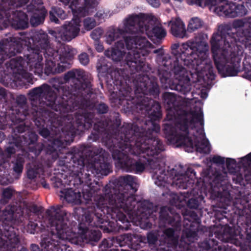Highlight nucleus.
<instances>
[{
	"mask_svg": "<svg viewBox=\"0 0 251 251\" xmlns=\"http://www.w3.org/2000/svg\"><path fill=\"white\" fill-rule=\"evenodd\" d=\"M25 204L21 200L13 201L2 211L0 217V246L14 247L18 243L16 230L12 224L23 217Z\"/></svg>",
	"mask_w": 251,
	"mask_h": 251,
	"instance_id": "15",
	"label": "nucleus"
},
{
	"mask_svg": "<svg viewBox=\"0 0 251 251\" xmlns=\"http://www.w3.org/2000/svg\"><path fill=\"white\" fill-rule=\"evenodd\" d=\"M125 46V43L122 40L118 41L115 44V47L110 50H105L104 54L105 56L111 58L114 61H120L126 53Z\"/></svg>",
	"mask_w": 251,
	"mask_h": 251,
	"instance_id": "30",
	"label": "nucleus"
},
{
	"mask_svg": "<svg viewBox=\"0 0 251 251\" xmlns=\"http://www.w3.org/2000/svg\"><path fill=\"white\" fill-rule=\"evenodd\" d=\"M227 203H225L224 204H222L220 210H215V217L216 220L221 223L220 225L222 226H226L223 231H214L215 236L219 240L224 242V243L219 245L218 242L217 240L213 238H211L213 235L212 232L210 231L208 234L209 238H206L203 242H201L199 244L200 248L205 250H211L210 251H237V250L233 248L232 245H230V242H227L225 241L222 240L221 239H219L217 236H216V234H222L226 228L230 227L227 226L228 219L226 216L225 215V214L226 213V212L225 211V210L227 209Z\"/></svg>",
	"mask_w": 251,
	"mask_h": 251,
	"instance_id": "23",
	"label": "nucleus"
},
{
	"mask_svg": "<svg viewBox=\"0 0 251 251\" xmlns=\"http://www.w3.org/2000/svg\"><path fill=\"white\" fill-rule=\"evenodd\" d=\"M14 193L15 190L11 187L3 189L1 198L0 199V204L5 205L8 203L12 198Z\"/></svg>",
	"mask_w": 251,
	"mask_h": 251,
	"instance_id": "43",
	"label": "nucleus"
},
{
	"mask_svg": "<svg viewBox=\"0 0 251 251\" xmlns=\"http://www.w3.org/2000/svg\"><path fill=\"white\" fill-rule=\"evenodd\" d=\"M16 147L22 150H27L28 149L24 146H16L14 143V141L11 139L9 142L8 145L4 151L0 149V157L6 160L7 159L10 158L12 155L15 154L16 151Z\"/></svg>",
	"mask_w": 251,
	"mask_h": 251,
	"instance_id": "35",
	"label": "nucleus"
},
{
	"mask_svg": "<svg viewBox=\"0 0 251 251\" xmlns=\"http://www.w3.org/2000/svg\"><path fill=\"white\" fill-rule=\"evenodd\" d=\"M78 231L88 242H97L101 238V233L99 230H89L86 224L80 223L78 225Z\"/></svg>",
	"mask_w": 251,
	"mask_h": 251,
	"instance_id": "29",
	"label": "nucleus"
},
{
	"mask_svg": "<svg viewBox=\"0 0 251 251\" xmlns=\"http://www.w3.org/2000/svg\"><path fill=\"white\" fill-rule=\"evenodd\" d=\"M205 5L220 16L229 18L242 17L247 14L246 6L251 8V0H205Z\"/></svg>",
	"mask_w": 251,
	"mask_h": 251,
	"instance_id": "20",
	"label": "nucleus"
},
{
	"mask_svg": "<svg viewBox=\"0 0 251 251\" xmlns=\"http://www.w3.org/2000/svg\"><path fill=\"white\" fill-rule=\"evenodd\" d=\"M90 93L82 95L81 110L82 112L93 114L92 126L93 131L89 138L96 141L100 138L111 152L115 161V166L126 172L141 173L148 165L156 179L155 183L159 186L171 184L178 188L194 190L195 179L197 178L193 167L184 168L179 165L180 170L175 169L165 171L164 163L158 156L164 150L162 142L157 138L160 131L154 130L151 124L145 125L144 121H149L148 117L138 118L133 123H124L121 125V119L118 112L110 113L109 117L104 120L94 121V112L104 114L109 111L108 106L103 102L90 100L93 95L90 81Z\"/></svg>",
	"mask_w": 251,
	"mask_h": 251,
	"instance_id": "1",
	"label": "nucleus"
},
{
	"mask_svg": "<svg viewBox=\"0 0 251 251\" xmlns=\"http://www.w3.org/2000/svg\"><path fill=\"white\" fill-rule=\"evenodd\" d=\"M111 241L104 239L100 245V248L101 249L100 251H109L111 249L109 250V248H111Z\"/></svg>",
	"mask_w": 251,
	"mask_h": 251,
	"instance_id": "54",
	"label": "nucleus"
},
{
	"mask_svg": "<svg viewBox=\"0 0 251 251\" xmlns=\"http://www.w3.org/2000/svg\"><path fill=\"white\" fill-rule=\"evenodd\" d=\"M199 123L203 130V114L201 109L199 111L182 110L178 114L176 123H166L163 125V130L166 138L170 144H176L177 147H183L186 151L192 152L194 149L201 153L210 152V144L207 139L200 142L197 136H194V141L189 136V127L192 129L196 127V124Z\"/></svg>",
	"mask_w": 251,
	"mask_h": 251,
	"instance_id": "9",
	"label": "nucleus"
},
{
	"mask_svg": "<svg viewBox=\"0 0 251 251\" xmlns=\"http://www.w3.org/2000/svg\"><path fill=\"white\" fill-rule=\"evenodd\" d=\"M144 217L145 220L141 222V227L144 229L151 228L152 227V224L148 221V219L149 218H146V216Z\"/></svg>",
	"mask_w": 251,
	"mask_h": 251,
	"instance_id": "57",
	"label": "nucleus"
},
{
	"mask_svg": "<svg viewBox=\"0 0 251 251\" xmlns=\"http://www.w3.org/2000/svg\"><path fill=\"white\" fill-rule=\"evenodd\" d=\"M30 250L31 251H41L39 247L37 245L34 244H32L30 245Z\"/></svg>",
	"mask_w": 251,
	"mask_h": 251,
	"instance_id": "63",
	"label": "nucleus"
},
{
	"mask_svg": "<svg viewBox=\"0 0 251 251\" xmlns=\"http://www.w3.org/2000/svg\"><path fill=\"white\" fill-rule=\"evenodd\" d=\"M131 235L130 233L124 234L117 238V241L120 248H122L126 246H127L129 247V244H131Z\"/></svg>",
	"mask_w": 251,
	"mask_h": 251,
	"instance_id": "48",
	"label": "nucleus"
},
{
	"mask_svg": "<svg viewBox=\"0 0 251 251\" xmlns=\"http://www.w3.org/2000/svg\"><path fill=\"white\" fill-rule=\"evenodd\" d=\"M203 0H186L187 3L189 5H194L201 7Z\"/></svg>",
	"mask_w": 251,
	"mask_h": 251,
	"instance_id": "58",
	"label": "nucleus"
},
{
	"mask_svg": "<svg viewBox=\"0 0 251 251\" xmlns=\"http://www.w3.org/2000/svg\"><path fill=\"white\" fill-rule=\"evenodd\" d=\"M43 113H40L37 115L29 116L31 117V120L38 128L39 134L44 138L50 137V131L52 134L55 135L56 137H51L49 140V143L44 145L42 151L45 149L46 153L47 154H52V156H57V151H60L61 149L65 148L66 146L70 145L73 141L69 143H66L65 144L64 135L62 134L63 127V125L60 124L58 120L53 119V117L44 116Z\"/></svg>",
	"mask_w": 251,
	"mask_h": 251,
	"instance_id": "13",
	"label": "nucleus"
},
{
	"mask_svg": "<svg viewBox=\"0 0 251 251\" xmlns=\"http://www.w3.org/2000/svg\"><path fill=\"white\" fill-rule=\"evenodd\" d=\"M25 229L27 232L34 234L45 231V226L40 227L37 223L29 221L26 226Z\"/></svg>",
	"mask_w": 251,
	"mask_h": 251,
	"instance_id": "46",
	"label": "nucleus"
},
{
	"mask_svg": "<svg viewBox=\"0 0 251 251\" xmlns=\"http://www.w3.org/2000/svg\"><path fill=\"white\" fill-rule=\"evenodd\" d=\"M233 25L235 28L244 27L241 32H237L236 29H232V31L235 32L237 35V41L247 44L248 41L251 40V17H248L243 20H237L233 22Z\"/></svg>",
	"mask_w": 251,
	"mask_h": 251,
	"instance_id": "28",
	"label": "nucleus"
},
{
	"mask_svg": "<svg viewBox=\"0 0 251 251\" xmlns=\"http://www.w3.org/2000/svg\"><path fill=\"white\" fill-rule=\"evenodd\" d=\"M158 234L154 231L149 232L147 234V242L150 245H155L158 241Z\"/></svg>",
	"mask_w": 251,
	"mask_h": 251,
	"instance_id": "50",
	"label": "nucleus"
},
{
	"mask_svg": "<svg viewBox=\"0 0 251 251\" xmlns=\"http://www.w3.org/2000/svg\"><path fill=\"white\" fill-rule=\"evenodd\" d=\"M60 2L65 5H67L70 2L71 0H59ZM80 4H85L86 6H90V7L93 8L95 5V0H72L70 4V7L73 9V11L76 9V8L78 7L77 4L78 3Z\"/></svg>",
	"mask_w": 251,
	"mask_h": 251,
	"instance_id": "40",
	"label": "nucleus"
},
{
	"mask_svg": "<svg viewBox=\"0 0 251 251\" xmlns=\"http://www.w3.org/2000/svg\"><path fill=\"white\" fill-rule=\"evenodd\" d=\"M159 222L161 226L168 225L172 227H168L163 230L162 237L164 243L159 245L156 249V251H173L174 248H176L177 251H185L179 246L181 230V216L178 213L173 212L171 208L163 207L159 212Z\"/></svg>",
	"mask_w": 251,
	"mask_h": 251,
	"instance_id": "16",
	"label": "nucleus"
},
{
	"mask_svg": "<svg viewBox=\"0 0 251 251\" xmlns=\"http://www.w3.org/2000/svg\"><path fill=\"white\" fill-rule=\"evenodd\" d=\"M163 102L167 107V110H172L177 106L176 95L172 93L165 92L163 96Z\"/></svg>",
	"mask_w": 251,
	"mask_h": 251,
	"instance_id": "38",
	"label": "nucleus"
},
{
	"mask_svg": "<svg viewBox=\"0 0 251 251\" xmlns=\"http://www.w3.org/2000/svg\"><path fill=\"white\" fill-rule=\"evenodd\" d=\"M96 25L95 20L90 18H87L84 21V26L87 30H90L93 29Z\"/></svg>",
	"mask_w": 251,
	"mask_h": 251,
	"instance_id": "52",
	"label": "nucleus"
},
{
	"mask_svg": "<svg viewBox=\"0 0 251 251\" xmlns=\"http://www.w3.org/2000/svg\"><path fill=\"white\" fill-rule=\"evenodd\" d=\"M103 32V29L101 27H97L94 29L91 33V37L94 40H99Z\"/></svg>",
	"mask_w": 251,
	"mask_h": 251,
	"instance_id": "51",
	"label": "nucleus"
},
{
	"mask_svg": "<svg viewBox=\"0 0 251 251\" xmlns=\"http://www.w3.org/2000/svg\"><path fill=\"white\" fill-rule=\"evenodd\" d=\"M240 163L247 168L244 173L246 184L251 183V152L241 158Z\"/></svg>",
	"mask_w": 251,
	"mask_h": 251,
	"instance_id": "36",
	"label": "nucleus"
},
{
	"mask_svg": "<svg viewBox=\"0 0 251 251\" xmlns=\"http://www.w3.org/2000/svg\"><path fill=\"white\" fill-rule=\"evenodd\" d=\"M44 168L41 164L34 163L27 171V176L33 179L44 173Z\"/></svg>",
	"mask_w": 251,
	"mask_h": 251,
	"instance_id": "41",
	"label": "nucleus"
},
{
	"mask_svg": "<svg viewBox=\"0 0 251 251\" xmlns=\"http://www.w3.org/2000/svg\"><path fill=\"white\" fill-rule=\"evenodd\" d=\"M147 55L143 56L144 65L148 67L147 69L137 70H132L126 63L130 71V75L126 74L127 70H123L124 77L128 75L131 81L127 83L123 79V85L129 86L131 88V92L128 94V96L124 97V100H131L134 106H132V110L128 111H124L125 113H137L141 114L142 117H148L150 119L149 121H144L145 125L151 124L153 129L157 131H160V127L156 122L159 121L162 117L161 107L160 103L154 101L151 98H149L148 95L152 96L154 98L158 96L159 88L157 83L150 79L148 75V73L151 70V68L146 65L145 58ZM126 57L125 58V61ZM122 75V74H121Z\"/></svg>",
	"mask_w": 251,
	"mask_h": 251,
	"instance_id": "6",
	"label": "nucleus"
},
{
	"mask_svg": "<svg viewBox=\"0 0 251 251\" xmlns=\"http://www.w3.org/2000/svg\"><path fill=\"white\" fill-rule=\"evenodd\" d=\"M98 2L95 0V5L92 8L85 4H80L79 3L78 7L74 11L69 6L72 11L74 18L69 22H66L60 28L56 30H50L49 33L55 37L56 39L60 38L63 41H70L78 36L80 31V18L84 17L88 15H91L96 10Z\"/></svg>",
	"mask_w": 251,
	"mask_h": 251,
	"instance_id": "19",
	"label": "nucleus"
},
{
	"mask_svg": "<svg viewBox=\"0 0 251 251\" xmlns=\"http://www.w3.org/2000/svg\"><path fill=\"white\" fill-rule=\"evenodd\" d=\"M30 210L34 213H38L40 211V209L39 207L34 204L30 207Z\"/></svg>",
	"mask_w": 251,
	"mask_h": 251,
	"instance_id": "61",
	"label": "nucleus"
},
{
	"mask_svg": "<svg viewBox=\"0 0 251 251\" xmlns=\"http://www.w3.org/2000/svg\"><path fill=\"white\" fill-rule=\"evenodd\" d=\"M107 154L101 148L93 146L81 145L74 147L71 151L67 152L58 162V170L73 173L68 179L67 184L69 187L60 190L64 199L69 203H77L80 201L81 194L87 201H92V198L95 192L100 189L99 183L92 180V176L82 172L85 164L90 161L92 164L91 172L99 176H106L112 172L111 166L105 162Z\"/></svg>",
	"mask_w": 251,
	"mask_h": 251,
	"instance_id": "3",
	"label": "nucleus"
},
{
	"mask_svg": "<svg viewBox=\"0 0 251 251\" xmlns=\"http://www.w3.org/2000/svg\"><path fill=\"white\" fill-rule=\"evenodd\" d=\"M132 239L130 240L131 244H129V247L135 251H137L142 248L145 243V237L141 235L132 234Z\"/></svg>",
	"mask_w": 251,
	"mask_h": 251,
	"instance_id": "42",
	"label": "nucleus"
},
{
	"mask_svg": "<svg viewBox=\"0 0 251 251\" xmlns=\"http://www.w3.org/2000/svg\"><path fill=\"white\" fill-rule=\"evenodd\" d=\"M46 58L44 73L47 75H55L64 72L70 67V64L65 61L57 51V55L53 52L48 53V56L44 55Z\"/></svg>",
	"mask_w": 251,
	"mask_h": 251,
	"instance_id": "27",
	"label": "nucleus"
},
{
	"mask_svg": "<svg viewBox=\"0 0 251 251\" xmlns=\"http://www.w3.org/2000/svg\"><path fill=\"white\" fill-rule=\"evenodd\" d=\"M171 25V33L176 37L183 38L186 35L185 25L179 18H176L174 20H171L170 22Z\"/></svg>",
	"mask_w": 251,
	"mask_h": 251,
	"instance_id": "34",
	"label": "nucleus"
},
{
	"mask_svg": "<svg viewBox=\"0 0 251 251\" xmlns=\"http://www.w3.org/2000/svg\"><path fill=\"white\" fill-rule=\"evenodd\" d=\"M96 68L98 73L99 76L102 77L106 76L111 79L109 81H112L114 85L113 88L118 90V92H114L111 95V101L113 103L112 106L121 108L124 111H128L132 110V106H134L131 100H124V97L128 96L131 92V88L127 85H123V80H127L128 82L131 81L129 76L126 75L125 78L124 75H121L123 74V71L121 69H117L113 70L103 61H99L97 63Z\"/></svg>",
	"mask_w": 251,
	"mask_h": 251,
	"instance_id": "14",
	"label": "nucleus"
},
{
	"mask_svg": "<svg viewBox=\"0 0 251 251\" xmlns=\"http://www.w3.org/2000/svg\"><path fill=\"white\" fill-rule=\"evenodd\" d=\"M171 48L172 55L157 57L158 76L164 87L186 95L191 90L190 75H198L204 68L208 46L196 37L181 46L174 44Z\"/></svg>",
	"mask_w": 251,
	"mask_h": 251,
	"instance_id": "4",
	"label": "nucleus"
},
{
	"mask_svg": "<svg viewBox=\"0 0 251 251\" xmlns=\"http://www.w3.org/2000/svg\"><path fill=\"white\" fill-rule=\"evenodd\" d=\"M41 237L40 243L41 247L46 251H53V249L56 247V241L52 239L49 234H42Z\"/></svg>",
	"mask_w": 251,
	"mask_h": 251,
	"instance_id": "39",
	"label": "nucleus"
},
{
	"mask_svg": "<svg viewBox=\"0 0 251 251\" xmlns=\"http://www.w3.org/2000/svg\"><path fill=\"white\" fill-rule=\"evenodd\" d=\"M63 172V171H62ZM67 174H63L61 173L57 176H54L51 178L52 185L54 187L59 188L60 190L66 188V185H67L69 178L70 176L73 175L74 174H76V172L73 173L71 171L67 170L66 171H64Z\"/></svg>",
	"mask_w": 251,
	"mask_h": 251,
	"instance_id": "33",
	"label": "nucleus"
},
{
	"mask_svg": "<svg viewBox=\"0 0 251 251\" xmlns=\"http://www.w3.org/2000/svg\"><path fill=\"white\" fill-rule=\"evenodd\" d=\"M225 158L219 155H214L211 161L214 164L224 165L225 163Z\"/></svg>",
	"mask_w": 251,
	"mask_h": 251,
	"instance_id": "55",
	"label": "nucleus"
},
{
	"mask_svg": "<svg viewBox=\"0 0 251 251\" xmlns=\"http://www.w3.org/2000/svg\"><path fill=\"white\" fill-rule=\"evenodd\" d=\"M66 12L61 8L58 6H52L49 12V18L51 22L58 24L59 20L58 18L61 19H65L67 17Z\"/></svg>",
	"mask_w": 251,
	"mask_h": 251,
	"instance_id": "37",
	"label": "nucleus"
},
{
	"mask_svg": "<svg viewBox=\"0 0 251 251\" xmlns=\"http://www.w3.org/2000/svg\"><path fill=\"white\" fill-rule=\"evenodd\" d=\"M6 35L8 38L0 40V77L6 75L10 70L18 80L24 79L33 83V75L24 69L22 57L11 59L4 64L6 59L21 53L25 48L28 52L25 55L28 65L30 67H33L34 73L39 75L43 72V54L48 56V53L53 52L57 55V50L50 43L48 34L42 30L36 32L30 38H22L11 36L10 33Z\"/></svg>",
	"mask_w": 251,
	"mask_h": 251,
	"instance_id": "5",
	"label": "nucleus"
},
{
	"mask_svg": "<svg viewBox=\"0 0 251 251\" xmlns=\"http://www.w3.org/2000/svg\"><path fill=\"white\" fill-rule=\"evenodd\" d=\"M203 25L202 21L198 17H194L190 19L187 27V30L190 32H193L200 28Z\"/></svg>",
	"mask_w": 251,
	"mask_h": 251,
	"instance_id": "45",
	"label": "nucleus"
},
{
	"mask_svg": "<svg viewBox=\"0 0 251 251\" xmlns=\"http://www.w3.org/2000/svg\"><path fill=\"white\" fill-rule=\"evenodd\" d=\"M52 86L44 83L39 87L31 89L28 93V96L31 102V107L30 108L24 109L16 107L15 110L13 111L17 114V115L13 118V121H20L25 119L26 116L33 115H37L40 113H43L46 108V103L48 102L50 96L53 94V90Z\"/></svg>",
	"mask_w": 251,
	"mask_h": 251,
	"instance_id": "17",
	"label": "nucleus"
},
{
	"mask_svg": "<svg viewBox=\"0 0 251 251\" xmlns=\"http://www.w3.org/2000/svg\"><path fill=\"white\" fill-rule=\"evenodd\" d=\"M237 36L230 25H220L211 38L212 52L216 54L222 51L219 57H214V60L219 74L223 77L236 76L240 72L243 48L237 41Z\"/></svg>",
	"mask_w": 251,
	"mask_h": 251,
	"instance_id": "8",
	"label": "nucleus"
},
{
	"mask_svg": "<svg viewBox=\"0 0 251 251\" xmlns=\"http://www.w3.org/2000/svg\"><path fill=\"white\" fill-rule=\"evenodd\" d=\"M183 222V229L180 238L179 247L185 251H197L195 241L198 240V232L201 229V221L194 211H188Z\"/></svg>",
	"mask_w": 251,
	"mask_h": 251,
	"instance_id": "21",
	"label": "nucleus"
},
{
	"mask_svg": "<svg viewBox=\"0 0 251 251\" xmlns=\"http://www.w3.org/2000/svg\"><path fill=\"white\" fill-rule=\"evenodd\" d=\"M204 197L201 195L194 196L188 201L187 206L190 209H198Z\"/></svg>",
	"mask_w": 251,
	"mask_h": 251,
	"instance_id": "47",
	"label": "nucleus"
},
{
	"mask_svg": "<svg viewBox=\"0 0 251 251\" xmlns=\"http://www.w3.org/2000/svg\"><path fill=\"white\" fill-rule=\"evenodd\" d=\"M203 176L204 180L208 179L209 183L211 188H218L222 187L225 184V180L226 179V174L222 175L220 172L215 171L211 176L209 171H207Z\"/></svg>",
	"mask_w": 251,
	"mask_h": 251,
	"instance_id": "31",
	"label": "nucleus"
},
{
	"mask_svg": "<svg viewBox=\"0 0 251 251\" xmlns=\"http://www.w3.org/2000/svg\"><path fill=\"white\" fill-rule=\"evenodd\" d=\"M240 45L243 47V49L244 47L249 45L250 50H251V40L250 41H248V42H247V44H244L243 43H241Z\"/></svg>",
	"mask_w": 251,
	"mask_h": 251,
	"instance_id": "64",
	"label": "nucleus"
},
{
	"mask_svg": "<svg viewBox=\"0 0 251 251\" xmlns=\"http://www.w3.org/2000/svg\"><path fill=\"white\" fill-rule=\"evenodd\" d=\"M237 163L235 159L230 158H227L226 160V165L228 171L231 174H233L235 176L233 177V181L236 184L245 185L244 175L239 173L236 168Z\"/></svg>",
	"mask_w": 251,
	"mask_h": 251,
	"instance_id": "32",
	"label": "nucleus"
},
{
	"mask_svg": "<svg viewBox=\"0 0 251 251\" xmlns=\"http://www.w3.org/2000/svg\"><path fill=\"white\" fill-rule=\"evenodd\" d=\"M78 59L81 64L83 66L87 65L90 61L89 56L86 52H82L78 56Z\"/></svg>",
	"mask_w": 251,
	"mask_h": 251,
	"instance_id": "53",
	"label": "nucleus"
},
{
	"mask_svg": "<svg viewBox=\"0 0 251 251\" xmlns=\"http://www.w3.org/2000/svg\"><path fill=\"white\" fill-rule=\"evenodd\" d=\"M112 183L106 184L102 189L103 195L94 196L93 205L86 208L75 207L77 214L84 215L88 225L99 227L104 233H111L120 230H128L131 225L126 216L119 206V199L115 198Z\"/></svg>",
	"mask_w": 251,
	"mask_h": 251,
	"instance_id": "7",
	"label": "nucleus"
},
{
	"mask_svg": "<svg viewBox=\"0 0 251 251\" xmlns=\"http://www.w3.org/2000/svg\"><path fill=\"white\" fill-rule=\"evenodd\" d=\"M17 0H0V13L7 10L10 6H16Z\"/></svg>",
	"mask_w": 251,
	"mask_h": 251,
	"instance_id": "49",
	"label": "nucleus"
},
{
	"mask_svg": "<svg viewBox=\"0 0 251 251\" xmlns=\"http://www.w3.org/2000/svg\"><path fill=\"white\" fill-rule=\"evenodd\" d=\"M66 82L72 80L73 84H54L52 95L46 103L44 116L58 120L63 125L62 133L65 144L74 141L76 131L88 130L92 126L93 114L89 112L72 113L81 110L82 95L90 93V75L82 69H74L64 74Z\"/></svg>",
	"mask_w": 251,
	"mask_h": 251,
	"instance_id": "2",
	"label": "nucleus"
},
{
	"mask_svg": "<svg viewBox=\"0 0 251 251\" xmlns=\"http://www.w3.org/2000/svg\"><path fill=\"white\" fill-rule=\"evenodd\" d=\"M136 177L130 175L121 176L109 183H112V192L115 198L119 199V206L128 214L141 215L150 218L154 211L152 202L148 200L138 201L134 194L137 191Z\"/></svg>",
	"mask_w": 251,
	"mask_h": 251,
	"instance_id": "11",
	"label": "nucleus"
},
{
	"mask_svg": "<svg viewBox=\"0 0 251 251\" xmlns=\"http://www.w3.org/2000/svg\"><path fill=\"white\" fill-rule=\"evenodd\" d=\"M30 1L26 6L27 11L32 12L30 23L32 26L36 27L43 23L47 15V10L43 6L42 0H17L16 6L22 7Z\"/></svg>",
	"mask_w": 251,
	"mask_h": 251,
	"instance_id": "26",
	"label": "nucleus"
},
{
	"mask_svg": "<svg viewBox=\"0 0 251 251\" xmlns=\"http://www.w3.org/2000/svg\"><path fill=\"white\" fill-rule=\"evenodd\" d=\"M134 19L135 15L126 18L122 28L110 27L106 33V42L110 45L118 39L122 40L129 50L126 59L128 66L134 71L145 70L148 67L144 65L143 56L149 54L152 45L145 37L126 36L137 32Z\"/></svg>",
	"mask_w": 251,
	"mask_h": 251,
	"instance_id": "10",
	"label": "nucleus"
},
{
	"mask_svg": "<svg viewBox=\"0 0 251 251\" xmlns=\"http://www.w3.org/2000/svg\"><path fill=\"white\" fill-rule=\"evenodd\" d=\"M231 208V215L234 214V218L236 216L237 224H239L240 220L244 222L241 225L245 230V237L240 233L237 234L232 227L226 228L222 234H216V236L222 240L230 242V245L239 247L242 251H251V207L249 201L246 199H236Z\"/></svg>",
	"mask_w": 251,
	"mask_h": 251,
	"instance_id": "12",
	"label": "nucleus"
},
{
	"mask_svg": "<svg viewBox=\"0 0 251 251\" xmlns=\"http://www.w3.org/2000/svg\"><path fill=\"white\" fill-rule=\"evenodd\" d=\"M17 6H10L0 13V29L6 28L9 25L16 29H24L28 27L27 15L21 10H15Z\"/></svg>",
	"mask_w": 251,
	"mask_h": 251,
	"instance_id": "25",
	"label": "nucleus"
},
{
	"mask_svg": "<svg viewBox=\"0 0 251 251\" xmlns=\"http://www.w3.org/2000/svg\"><path fill=\"white\" fill-rule=\"evenodd\" d=\"M25 162V157L22 155H18L13 162V171L17 174H21L24 169Z\"/></svg>",
	"mask_w": 251,
	"mask_h": 251,
	"instance_id": "44",
	"label": "nucleus"
},
{
	"mask_svg": "<svg viewBox=\"0 0 251 251\" xmlns=\"http://www.w3.org/2000/svg\"><path fill=\"white\" fill-rule=\"evenodd\" d=\"M171 49H172V48H171ZM153 52L154 53H157V55L156 56V59H157V57L158 55H167V54H169V53H167V54H164L163 53V50L162 49H157V50H155L154 51H153ZM171 55H172V51L171 52Z\"/></svg>",
	"mask_w": 251,
	"mask_h": 251,
	"instance_id": "62",
	"label": "nucleus"
},
{
	"mask_svg": "<svg viewBox=\"0 0 251 251\" xmlns=\"http://www.w3.org/2000/svg\"><path fill=\"white\" fill-rule=\"evenodd\" d=\"M135 26L138 33H146L154 43L160 44L165 39L167 31L161 25H155L152 21L146 19L144 14L135 15Z\"/></svg>",
	"mask_w": 251,
	"mask_h": 251,
	"instance_id": "24",
	"label": "nucleus"
},
{
	"mask_svg": "<svg viewBox=\"0 0 251 251\" xmlns=\"http://www.w3.org/2000/svg\"><path fill=\"white\" fill-rule=\"evenodd\" d=\"M63 206H51L47 210L46 213L49 217L52 235H56L59 239H70L73 234L72 229L68 225V219L67 212Z\"/></svg>",
	"mask_w": 251,
	"mask_h": 251,
	"instance_id": "22",
	"label": "nucleus"
},
{
	"mask_svg": "<svg viewBox=\"0 0 251 251\" xmlns=\"http://www.w3.org/2000/svg\"><path fill=\"white\" fill-rule=\"evenodd\" d=\"M15 110V107H12L10 110L11 112L9 113L10 115V119L11 122L14 124H19L13 128V134L12 135V140L14 141V143L16 146H24L28 149L29 152L32 153L35 157L38 156L44 147V145L42 143H38V135L35 132L28 131L24 135L21 136L19 134H22L27 131L29 126L25 125L23 121L25 120L30 119L31 117L26 116V117L19 121H12L13 118L17 115V114L14 111V113L13 111Z\"/></svg>",
	"mask_w": 251,
	"mask_h": 251,
	"instance_id": "18",
	"label": "nucleus"
},
{
	"mask_svg": "<svg viewBox=\"0 0 251 251\" xmlns=\"http://www.w3.org/2000/svg\"><path fill=\"white\" fill-rule=\"evenodd\" d=\"M7 101V91L3 87H0V102Z\"/></svg>",
	"mask_w": 251,
	"mask_h": 251,
	"instance_id": "56",
	"label": "nucleus"
},
{
	"mask_svg": "<svg viewBox=\"0 0 251 251\" xmlns=\"http://www.w3.org/2000/svg\"><path fill=\"white\" fill-rule=\"evenodd\" d=\"M152 6L154 7H158L160 5L159 0H146Z\"/></svg>",
	"mask_w": 251,
	"mask_h": 251,
	"instance_id": "60",
	"label": "nucleus"
},
{
	"mask_svg": "<svg viewBox=\"0 0 251 251\" xmlns=\"http://www.w3.org/2000/svg\"><path fill=\"white\" fill-rule=\"evenodd\" d=\"M17 102L18 104L25 105L26 102V99L24 96L20 95L17 98Z\"/></svg>",
	"mask_w": 251,
	"mask_h": 251,
	"instance_id": "59",
	"label": "nucleus"
}]
</instances>
